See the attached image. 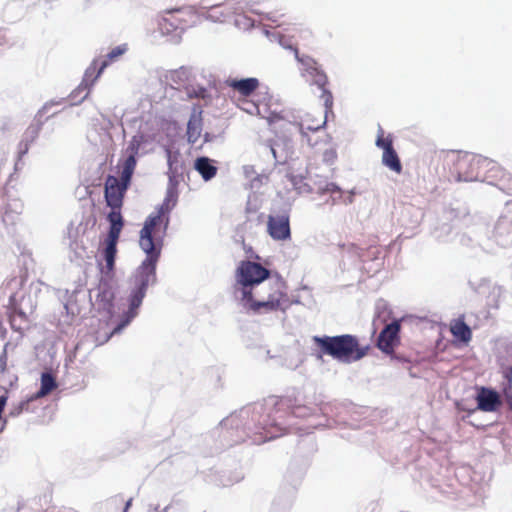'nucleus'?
Segmentation results:
<instances>
[{
  "mask_svg": "<svg viewBox=\"0 0 512 512\" xmlns=\"http://www.w3.org/2000/svg\"><path fill=\"white\" fill-rule=\"evenodd\" d=\"M169 200L166 199L155 212L150 214L140 231L139 245L146 253V259L142 262L133 279V288L129 296V309L123 315L121 322L106 337L107 341L113 334L119 333L137 315V309L142 304L147 287L156 279V264L160 257L163 238L169 224Z\"/></svg>",
  "mask_w": 512,
  "mask_h": 512,
  "instance_id": "obj_1",
  "label": "nucleus"
},
{
  "mask_svg": "<svg viewBox=\"0 0 512 512\" xmlns=\"http://www.w3.org/2000/svg\"><path fill=\"white\" fill-rule=\"evenodd\" d=\"M291 305L287 293V285L281 278L269 280L254 291L251 301H245L243 306L255 313H270L285 311Z\"/></svg>",
  "mask_w": 512,
  "mask_h": 512,
  "instance_id": "obj_2",
  "label": "nucleus"
},
{
  "mask_svg": "<svg viewBox=\"0 0 512 512\" xmlns=\"http://www.w3.org/2000/svg\"><path fill=\"white\" fill-rule=\"evenodd\" d=\"M313 341L321 353L329 355L336 360L350 363L363 358L367 347H361L358 339L350 334L339 336H315Z\"/></svg>",
  "mask_w": 512,
  "mask_h": 512,
  "instance_id": "obj_3",
  "label": "nucleus"
},
{
  "mask_svg": "<svg viewBox=\"0 0 512 512\" xmlns=\"http://www.w3.org/2000/svg\"><path fill=\"white\" fill-rule=\"evenodd\" d=\"M444 165L455 174L456 179L471 181L477 179L480 169L488 160L480 155L462 151H449L440 154Z\"/></svg>",
  "mask_w": 512,
  "mask_h": 512,
  "instance_id": "obj_4",
  "label": "nucleus"
},
{
  "mask_svg": "<svg viewBox=\"0 0 512 512\" xmlns=\"http://www.w3.org/2000/svg\"><path fill=\"white\" fill-rule=\"evenodd\" d=\"M307 75L311 78L312 83L322 90L320 99L324 103L325 110L323 113L318 112V119H310V114H307L306 119L300 123H296V125L299 128H325V126L330 121V118H335V114L333 112V95L332 92L327 88V85L329 84L328 76L319 67L312 69L311 72Z\"/></svg>",
  "mask_w": 512,
  "mask_h": 512,
  "instance_id": "obj_5",
  "label": "nucleus"
},
{
  "mask_svg": "<svg viewBox=\"0 0 512 512\" xmlns=\"http://www.w3.org/2000/svg\"><path fill=\"white\" fill-rule=\"evenodd\" d=\"M270 271L259 263L245 260L241 261L236 270V281L240 288H237L241 297L242 304L245 301H251L254 291L261 286V283L268 279Z\"/></svg>",
  "mask_w": 512,
  "mask_h": 512,
  "instance_id": "obj_6",
  "label": "nucleus"
},
{
  "mask_svg": "<svg viewBox=\"0 0 512 512\" xmlns=\"http://www.w3.org/2000/svg\"><path fill=\"white\" fill-rule=\"evenodd\" d=\"M297 399L289 396L278 397L274 402L275 418L269 423H263L258 434L260 435L259 441L265 442L275 438L280 431L279 424L276 419L283 418L288 414H293L296 417H306L310 415L311 408L306 405L297 404Z\"/></svg>",
  "mask_w": 512,
  "mask_h": 512,
  "instance_id": "obj_7",
  "label": "nucleus"
},
{
  "mask_svg": "<svg viewBox=\"0 0 512 512\" xmlns=\"http://www.w3.org/2000/svg\"><path fill=\"white\" fill-rule=\"evenodd\" d=\"M107 218L110 222V229L106 239V247L103 251V256L105 260V273L109 275L114 271L117 243L124 223L121 213L118 212H110Z\"/></svg>",
  "mask_w": 512,
  "mask_h": 512,
  "instance_id": "obj_8",
  "label": "nucleus"
},
{
  "mask_svg": "<svg viewBox=\"0 0 512 512\" xmlns=\"http://www.w3.org/2000/svg\"><path fill=\"white\" fill-rule=\"evenodd\" d=\"M109 65L108 60H94L86 69L83 80L69 95L70 104L77 105L85 100L95 81L100 77L104 69Z\"/></svg>",
  "mask_w": 512,
  "mask_h": 512,
  "instance_id": "obj_9",
  "label": "nucleus"
},
{
  "mask_svg": "<svg viewBox=\"0 0 512 512\" xmlns=\"http://www.w3.org/2000/svg\"><path fill=\"white\" fill-rule=\"evenodd\" d=\"M225 83L234 93H237L240 96L238 106L241 109L249 113H253L254 110H257V107L254 104L247 101V98L259 88L260 82L257 78H228Z\"/></svg>",
  "mask_w": 512,
  "mask_h": 512,
  "instance_id": "obj_10",
  "label": "nucleus"
},
{
  "mask_svg": "<svg viewBox=\"0 0 512 512\" xmlns=\"http://www.w3.org/2000/svg\"><path fill=\"white\" fill-rule=\"evenodd\" d=\"M131 179H125L124 167L121 170V181L115 176L109 175L105 182V200L107 205L111 207V212L120 213L123 204L124 193Z\"/></svg>",
  "mask_w": 512,
  "mask_h": 512,
  "instance_id": "obj_11",
  "label": "nucleus"
},
{
  "mask_svg": "<svg viewBox=\"0 0 512 512\" xmlns=\"http://www.w3.org/2000/svg\"><path fill=\"white\" fill-rule=\"evenodd\" d=\"M267 233L276 241H286L291 238L290 215L284 210L270 214L267 218Z\"/></svg>",
  "mask_w": 512,
  "mask_h": 512,
  "instance_id": "obj_12",
  "label": "nucleus"
},
{
  "mask_svg": "<svg viewBox=\"0 0 512 512\" xmlns=\"http://www.w3.org/2000/svg\"><path fill=\"white\" fill-rule=\"evenodd\" d=\"M401 321L394 320L387 324L380 332L376 346L385 354L392 355L400 344Z\"/></svg>",
  "mask_w": 512,
  "mask_h": 512,
  "instance_id": "obj_13",
  "label": "nucleus"
},
{
  "mask_svg": "<svg viewBox=\"0 0 512 512\" xmlns=\"http://www.w3.org/2000/svg\"><path fill=\"white\" fill-rule=\"evenodd\" d=\"M376 145L383 150L382 163L391 171L400 174L402 172V164L393 148V139L390 135L384 136L383 133L378 135Z\"/></svg>",
  "mask_w": 512,
  "mask_h": 512,
  "instance_id": "obj_14",
  "label": "nucleus"
},
{
  "mask_svg": "<svg viewBox=\"0 0 512 512\" xmlns=\"http://www.w3.org/2000/svg\"><path fill=\"white\" fill-rule=\"evenodd\" d=\"M147 141L148 139L140 132L133 136L132 140L130 141V144L126 150L128 156L122 164V167H124L125 179H131L136 167V156L139 154L142 146L146 144Z\"/></svg>",
  "mask_w": 512,
  "mask_h": 512,
  "instance_id": "obj_15",
  "label": "nucleus"
},
{
  "mask_svg": "<svg viewBox=\"0 0 512 512\" xmlns=\"http://www.w3.org/2000/svg\"><path fill=\"white\" fill-rule=\"evenodd\" d=\"M476 400L478 409L484 412H495L502 405V400L498 392L486 387L480 388Z\"/></svg>",
  "mask_w": 512,
  "mask_h": 512,
  "instance_id": "obj_16",
  "label": "nucleus"
},
{
  "mask_svg": "<svg viewBox=\"0 0 512 512\" xmlns=\"http://www.w3.org/2000/svg\"><path fill=\"white\" fill-rule=\"evenodd\" d=\"M185 12L181 9H176L172 11H168L165 16L162 18L160 26L163 30L167 32L174 30H184L187 26V21L184 18Z\"/></svg>",
  "mask_w": 512,
  "mask_h": 512,
  "instance_id": "obj_17",
  "label": "nucleus"
},
{
  "mask_svg": "<svg viewBox=\"0 0 512 512\" xmlns=\"http://www.w3.org/2000/svg\"><path fill=\"white\" fill-rule=\"evenodd\" d=\"M194 168L205 181H209L214 178L218 170L207 157L197 158L194 163Z\"/></svg>",
  "mask_w": 512,
  "mask_h": 512,
  "instance_id": "obj_18",
  "label": "nucleus"
},
{
  "mask_svg": "<svg viewBox=\"0 0 512 512\" xmlns=\"http://www.w3.org/2000/svg\"><path fill=\"white\" fill-rule=\"evenodd\" d=\"M452 335L463 343H468L472 338V331L463 319H455L450 325Z\"/></svg>",
  "mask_w": 512,
  "mask_h": 512,
  "instance_id": "obj_19",
  "label": "nucleus"
},
{
  "mask_svg": "<svg viewBox=\"0 0 512 512\" xmlns=\"http://www.w3.org/2000/svg\"><path fill=\"white\" fill-rule=\"evenodd\" d=\"M186 93L190 99H199L203 101V105L207 106L212 101V96L208 89L203 86H190L186 88Z\"/></svg>",
  "mask_w": 512,
  "mask_h": 512,
  "instance_id": "obj_20",
  "label": "nucleus"
},
{
  "mask_svg": "<svg viewBox=\"0 0 512 512\" xmlns=\"http://www.w3.org/2000/svg\"><path fill=\"white\" fill-rule=\"evenodd\" d=\"M57 387L55 378L50 373H43L41 375V387L37 393L38 397L45 396L52 392Z\"/></svg>",
  "mask_w": 512,
  "mask_h": 512,
  "instance_id": "obj_21",
  "label": "nucleus"
},
{
  "mask_svg": "<svg viewBox=\"0 0 512 512\" xmlns=\"http://www.w3.org/2000/svg\"><path fill=\"white\" fill-rule=\"evenodd\" d=\"M293 49L297 61L303 66L305 74H309L312 69L319 67L318 62L308 55H300L296 47H290Z\"/></svg>",
  "mask_w": 512,
  "mask_h": 512,
  "instance_id": "obj_22",
  "label": "nucleus"
},
{
  "mask_svg": "<svg viewBox=\"0 0 512 512\" xmlns=\"http://www.w3.org/2000/svg\"><path fill=\"white\" fill-rule=\"evenodd\" d=\"M203 125L202 105L196 104L191 110L187 128H200Z\"/></svg>",
  "mask_w": 512,
  "mask_h": 512,
  "instance_id": "obj_23",
  "label": "nucleus"
},
{
  "mask_svg": "<svg viewBox=\"0 0 512 512\" xmlns=\"http://www.w3.org/2000/svg\"><path fill=\"white\" fill-rule=\"evenodd\" d=\"M338 158L336 148L331 143V140L328 139V148H326L323 152V162L328 165H333Z\"/></svg>",
  "mask_w": 512,
  "mask_h": 512,
  "instance_id": "obj_24",
  "label": "nucleus"
},
{
  "mask_svg": "<svg viewBox=\"0 0 512 512\" xmlns=\"http://www.w3.org/2000/svg\"><path fill=\"white\" fill-rule=\"evenodd\" d=\"M127 44L119 45L115 48H113L106 56L104 60H108L109 64L113 61H115L118 57L123 55L127 51Z\"/></svg>",
  "mask_w": 512,
  "mask_h": 512,
  "instance_id": "obj_25",
  "label": "nucleus"
},
{
  "mask_svg": "<svg viewBox=\"0 0 512 512\" xmlns=\"http://www.w3.org/2000/svg\"><path fill=\"white\" fill-rule=\"evenodd\" d=\"M9 306L10 308L13 310L11 316H10V320H11V325L12 327H14V321H15V317L16 316H19L23 319H26V315L24 312L20 311L17 309L16 307V302H15V295L12 294L9 298Z\"/></svg>",
  "mask_w": 512,
  "mask_h": 512,
  "instance_id": "obj_26",
  "label": "nucleus"
},
{
  "mask_svg": "<svg viewBox=\"0 0 512 512\" xmlns=\"http://www.w3.org/2000/svg\"><path fill=\"white\" fill-rule=\"evenodd\" d=\"M53 108V105H45L39 112L37 113V121L42 123L43 120H47L50 116H54L57 114V111H50Z\"/></svg>",
  "mask_w": 512,
  "mask_h": 512,
  "instance_id": "obj_27",
  "label": "nucleus"
},
{
  "mask_svg": "<svg viewBox=\"0 0 512 512\" xmlns=\"http://www.w3.org/2000/svg\"><path fill=\"white\" fill-rule=\"evenodd\" d=\"M114 506H123L122 512H127L132 504V498L124 499L122 496H115L111 499Z\"/></svg>",
  "mask_w": 512,
  "mask_h": 512,
  "instance_id": "obj_28",
  "label": "nucleus"
},
{
  "mask_svg": "<svg viewBox=\"0 0 512 512\" xmlns=\"http://www.w3.org/2000/svg\"><path fill=\"white\" fill-rule=\"evenodd\" d=\"M98 298L100 301L105 302L104 307L111 308L112 307V301L114 299V294L110 289H104L101 291V293L98 295Z\"/></svg>",
  "mask_w": 512,
  "mask_h": 512,
  "instance_id": "obj_29",
  "label": "nucleus"
},
{
  "mask_svg": "<svg viewBox=\"0 0 512 512\" xmlns=\"http://www.w3.org/2000/svg\"><path fill=\"white\" fill-rule=\"evenodd\" d=\"M8 355L6 349L0 355V371L5 372L7 370Z\"/></svg>",
  "mask_w": 512,
  "mask_h": 512,
  "instance_id": "obj_30",
  "label": "nucleus"
},
{
  "mask_svg": "<svg viewBox=\"0 0 512 512\" xmlns=\"http://www.w3.org/2000/svg\"><path fill=\"white\" fill-rule=\"evenodd\" d=\"M201 130H187L188 141L195 144L197 138L200 136Z\"/></svg>",
  "mask_w": 512,
  "mask_h": 512,
  "instance_id": "obj_31",
  "label": "nucleus"
},
{
  "mask_svg": "<svg viewBox=\"0 0 512 512\" xmlns=\"http://www.w3.org/2000/svg\"><path fill=\"white\" fill-rule=\"evenodd\" d=\"M280 119H287V115H280V114L273 113L271 115V117H269V122L274 123Z\"/></svg>",
  "mask_w": 512,
  "mask_h": 512,
  "instance_id": "obj_32",
  "label": "nucleus"
},
{
  "mask_svg": "<svg viewBox=\"0 0 512 512\" xmlns=\"http://www.w3.org/2000/svg\"><path fill=\"white\" fill-rule=\"evenodd\" d=\"M7 397L6 396H0V415L2 414L4 407L6 405Z\"/></svg>",
  "mask_w": 512,
  "mask_h": 512,
  "instance_id": "obj_33",
  "label": "nucleus"
},
{
  "mask_svg": "<svg viewBox=\"0 0 512 512\" xmlns=\"http://www.w3.org/2000/svg\"><path fill=\"white\" fill-rule=\"evenodd\" d=\"M27 151H28V144H27V143H25V144L23 145V147H22V144H21V145H20V151H19L20 155H21V156H22V155H24Z\"/></svg>",
  "mask_w": 512,
  "mask_h": 512,
  "instance_id": "obj_34",
  "label": "nucleus"
},
{
  "mask_svg": "<svg viewBox=\"0 0 512 512\" xmlns=\"http://www.w3.org/2000/svg\"><path fill=\"white\" fill-rule=\"evenodd\" d=\"M326 190L330 191V192H334V191H338L339 189H338V187L335 184L331 183V184L327 185V189Z\"/></svg>",
  "mask_w": 512,
  "mask_h": 512,
  "instance_id": "obj_35",
  "label": "nucleus"
},
{
  "mask_svg": "<svg viewBox=\"0 0 512 512\" xmlns=\"http://www.w3.org/2000/svg\"><path fill=\"white\" fill-rule=\"evenodd\" d=\"M506 401L509 406V409L512 411V394L506 393Z\"/></svg>",
  "mask_w": 512,
  "mask_h": 512,
  "instance_id": "obj_36",
  "label": "nucleus"
},
{
  "mask_svg": "<svg viewBox=\"0 0 512 512\" xmlns=\"http://www.w3.org/2000/svg\"><path fill=\"white\" fill-rule=\"evenodd\" d=\"M314 136H316V138H318L319 136L317 135L319 132H325V130H316V129H313V130H309Z\"/></svg>",
  "mask_w": 512,
  "mask_h": 512,
  "instance_id": "obj_37",
  "label": "nucleus"
},
{
  "mask_svg": "<svg viewBox=\"0 0 512 512\" xmlns=\"http://www.w3.org/2000/svg\"><path fill=\"white\" fill-rule=\"evenodd\" d=\"M59 512H77L76 510H74L73 508H63L61 511Z\"/></svg>",
  "mask_w": 512,
  "mask_h": 512,
  "instance_id": "obj_38",
  "label": "nucleus"
},
{
  "mask_svg": "<svg viewBox=\"0 0 512 512\" xmlns=\"http://www.w3.org/2000/svg\"><path fill=\"white\" fill-rule=\"evenodd\" d=\"M304 136H307L308 137V141H311V136H309L307 133H303Z\"/></svg>",
  "mask_w": 512,
  "mask_h": 512,
  "instance_id": "obj_39",
  "label": "nucleus"
},
{
  "mask_svg": "<svg viewBox=\"0 0 512 512\" xmlns=\"http://www.w3.org/2000/svg\"><path fill=\"white\" fill-rule=\"evenodd\" d=\"M280 115H287V117H288V116H289V113H288V112L284 113V111H281V114H280Z\"/></svg>",
  "mask_w": 512,
  "mask_h": 512,
  "instance_id": "obj_40",
  "label": "nucleus"
},
{
  "mask_svg": "<svg viewBox=\"0 0 512 512\" xmlns=\"http://www.w3.org/2000/svg\"><path fill=\"white\" fill-rule=\"evenodd\" d=\"M207 137H208V133L206 132V133H205V139H204V142H206V141L208 140V139H207Z\"/></svg>",
  "mask_w": 512,
  "mask_h": 512,
  "instance_id": "obj_41",
  "label": "nucleus"
},
{
  "mask_svg": "<svg viewBox=\"0 0 512 512\" xmlns=\"http://www.w3.org/2000/svg\"><path fill=\"white\" fill-rule=\"evenodd\" d=\"M21 410H22V408L19 407V409L17 410V414H20Z\"/></svg>",
  "mask_w": 512,
  "mask_h": 512,
  "instance_id": "obj_42",
  "label": "nucleus"
}]
</instances>
